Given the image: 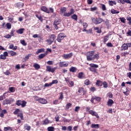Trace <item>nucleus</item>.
I'll use <instances>...</instances> for the list:
<instances>
[{
  "mask_svg": "<svg viewBox=\"0 0 131 131\" xmlns=\"http://www.w3.org/2000/svg\"><path fill=\"white\" fill-rule=\"evenodd\" d=\"M100 58L99 54H95L94 51L88 52L86 53V59L88 61H93V60H98Z\"/></svg>",
  "mask_w": 131,
  "mask_h": 131,
  "instance_id": "nucleus-1",
  "label": "nucleus"
},
{
  "mask_svg": "<svg viewBox=\"0 0 131 131\" xmlns=\"http://www.w3.org/2000/svg\"><path fill=\"white\" fill-rule=\"evenodd\" d=\"M56 38V36L54 34L51 35L49 37V39L46 40L48 45H52Z\"/></svg>",
  "mask_w": 131,
  "mask_h": 131,
  "instance_id": "nucleus-2",
  "label": "nucleus"
},
{
  "mask_svg": "<svg viewBox=\"0 0 131 131\" xmlns=\"http://www.w3.org/2000/svg\"><path fill=\"white\" fill-rule=\"evenodd\" d=\"M35 100L38 101L40 104H47L48 101L44 98H39L37 96L35 97Z\"/></svg>",
  "mask_w": 131,
  "mask_h": 131,
  "instance_id": "nucleus-3",
  "label": "nucleus"
},
{
  "mask_svg": "<svg viewBox=\"0 0 131 131\" xmlns=\"http://www.w3.org/2000/svg\"><path fill=\"white\" fill-rule=\"evenodd\" d=\"M92 22L93 23H95V24L98 25V24H100V23H102L104 20L102 19L101 18H92Z\"/></svg>",
  "mask_w": 131,
  "mask_h": 131,
  "instance_id": "nucleus-4",
  "label": "nucleus"
},
{
  "mask_svg": "<svg viewBox=\"0 0 131 131\" xmlns=\"http://www.w3.org/2000/svg\"><path fill=\"white\" fill-rule=\"evenodd\" d=\"M73 56V54L72 53H70L69 54H64L62 55V58H63L64 60H68V59H70L71 57Z\"/></svg>",
  "mask_w": 131,
  "mask_h": 131,
  "instance_id": "nucleus-5",
  "label": "nucleus"
},
{
  "mask_svg": "<svg viewBox=\"0 0 131 131\" xmlns=\"http://www.w3.org/2000/svg\"><path fill=\"white\" fill-rule=\"evenodd\" d=\"M64 37H65L64 33H61L58 35L57 38V41H58V42H61V40H62Z\"/></svg>",
  "mask_w": 131,
  "mask_h": 131,
  "instance_id": "nucleus-6",
  "label": "nucleus"
},
{
  "mask_svg": "<svg viewBox=\"0 0 131 131\" xmlns=\"http://www.w3.org/2000/svg\"><path fill=\"white\" fill-rule=\"evenodd\" d=\"M70 12H66L63 14L64 17H70L72 14H74V9L73 8L71 9Z\"/></svg>",
  "mask_w": 131,
  "mask_h": 131,
  "instance_id": "nucleus-7",
  "label": "nucleus"
},
{
  "mask_svg": "<svg viewBox=\"0 0 131 131\" xmlns=\"http://www.w3.org/2000/svg\"><path fill=\"white\" fill-rule=\"evenodd\" d=\"M56 69H57V68H51V66H47L46 71H48V72H52V73H54Z\"/></svg>",
  "mask_w": 131,
  "mask_h": 131,
  "instance_id": "nucleus-8",
  "label": "nucleus"
},
{
  "mask_svg": "<svg viewBox=\"0 0 131 131\" xmlns=\"http://www.w3.org/2000/svg\"><path fill=\"white\" fill-rule=\"evenodd\" d=\"M89 113L92 115V116H95L97 118H100V117L99 116V115L98 114V113L93 111L91 110L89 111Z\"/></svg>",
  "mask_w": 131,
  "mask_h": 131,
  "instance_id": "nucleus-9",
  "label": "nucleus"
},
{
  "mask_svg": "<svg viewBox=\"0 0 131 131\" xmlns=\"http://www.w3.org/2000/svg\"><path fill=\"white\" fill-rule=\"evenodd\" d=\"M59 67H67L68 63L66 61H61L58 63Z\"/></svg>",
  "mask_w": 131,
  "mask_h": 131,
  "instance_id": "nucleus-10",
  "label": "nucleus"
},
{
  "mask_svg": "<svg viewBox=\"0 0 131 131\" xmlns=\"http://www.w3.org/2000/svg\"><path fill=\"white\" fill-rule=\"evenodd\" d=\"M60 23H61V20L59 19H56L54 21V26L55 27V29H58V26L59 24H60Z\"/></svg>",
  "mask_w": 131,
  "mask_h": 131,
  "instance_id": "nucleus-11",
  "label": "nucleus"
},
{
  "mask_svg": "<svg viewBox=\"0 0 131 131\" xmlns=\"http://www.w3.org/2000/svg\"><path fill=\"white\" fill-rule=\"evenodd\" d=\"M13 100L14 99H11V100L6 99L3 101V104L6 105L8 104H11V102H12V101H13Z\"/></svg>",
  "mask_w": 131,
  "mask_h": 131,
  "instance_id": "nucleus-12",
  "label": "nucleus"
},
{
  "mask_svg": "<svg viewBox=\"0 0 131 131\" xmlns=\"http://www.w3.org/2000/svg\"><path fill=\"white\" fill-rule=\"evenodd\" d=\"M78 77L80 79H83V78H85V75L83 72L79 73L78 74Z\"/></svg>",
  "mask_w": 131,
  "mask_h": 131,
  "instance_id": "nucleus-13",
  "label": "nucleus"
},
{
  "mask_svg": "<svg viewBox=\"0 0 131 131\" xmlns=\"http://www.w3.org/2000/svg\"><path fill=\"white\" fill-rule=\"evenodd\" d=\"M65 81L67 83H69L70 84V86H73L74 85V82H73V81H70L66 78H65Z\"/></svg>",
  "mask_w": 131,
  "mask_h": 131,
  "instance_id": "nucleus-14",
  "label": "nucleus"
},
{
  "mask_svg": "<svg viewBox=\"0 0 131 131\" xmlns=\"http://www.w3.org/2000/svg\"><path fill=\"white\" fill-rule=\"evenodd\" d=\"M110 38V34H107L105 36H103V42H106L109 40Z\"/></svg>",
  "mask_w": 131,
  "mask_h": 131,
  "instance_id": "nucleus-15",
  "label": "nucleus"
},
{
  "mask_svg": "<svg viewBox=\"0 0 131 131\" xmlns=\"http://www.w3.org/2000/svg\"><path fill=\"white\" fill-rule=\"evenodd\" d=\"M128 46H127V43H124L121 47V51H125V50H128Z\"/></svg>",
  "mask_w": 131,
  "mask_h": 131,
  "instance_id": "nucleus-16",
  "label": "nucleus"
},
{
  "mask_svg": "<svg viewBox=\"0 0 131 131\" xmlns=\"http://www.w3.org/2000/svg\"><path fill=\"white\" fill-rule=\"evenodd\" d=\"M41 11H43V12H45V13H47L48 14L50 13V10L48 9L46 7L42 6L41 8Z\"/></svg>",
  "mask_w": 131,
  "mask_h": 131,
  "instance_id": "nucleus-17",
  "label": "nucleus"
},
{
  "mask_svg": "<svg viewBox=\"0 0 131 131\" xmlns=\"http://www.w3.org/2000/svg\"><path fill=\"white\" fill-rule=\"evenodd\" d=\"M24 30H25V29L24 28L19 29L16 31V33H18V34H23Z\"/></svg>",
  "mask_w": 131,
  "mask_h": 131,
  "instance_id": "nucleus-18",
  "label": "nucleus"
},
{
  "mask_svg": "<svg viewBox=\"0 0 131 131\" xmlns=\"http://www.w3.org/2000/svg\"><path fill=\"white\" fill-rule=\"evenodd\" d=\"M77 70V69L76 67H72L70 68L69 71L70 72H76V71Z\"/></svg>",
  "mask_w": 131,
  "mask_h": 131,
  "instance_id": "nucleus-19",
  "label": "nucleus"
},
{
  "mask_svg": "<svg viewBox=\"0 0 131 131\" xmlns=\"http://www.w3.org/2000/svg\"><path fill=\"white\" fill-rule=\"evenodd\" d=\"M33 67L35 68V69H36V70H37L40 69V66H39V64L36 63H34Z\"/></svg>",
  "mask_w": 131,
  "mask_h": 131,
  "instance_id": "nucleus-20",
  "label": "nucleus"
},
{
  "mask_svg": "<svg viewBox=\"0 0 131 131\" xmlns=\"http://www.w3.org/2000/svg\"><path fill=\"white\" fill-rule=\"evenodd\" d=\"M17 48L18 47L17 46H14V45L13 44L10 45L9 46V49H10V50H13L14 51H16V50H17Z\"/></svg>",
  "mask_w": 131,
  "mask_h": 131,
  "instance_id": "nucleus-21",
  "label": "nucleus"
},
{
  "mask_svg": "<svg viewBox=\"0 0 131 131\" xmlns=\"http://www.w3.org/2000/svg\"><path fill=\"white\" fill-rule=\"evenodd\" d=\"M113 103H114V101H113L112 99H108L107 101V106H110V107H111Z\"/></svg>",
  "mask_w": 131,
  "mask_h": 131,
  "instance_id": "nucleus-22",
  "label": "nucleus"
},
{
  "mask_svg": "<svg viewBox=\"0 0 131 131\" xmlns=\"http://www.w3.org/2000/svg\"><path fill=\"white\" fill-rule=\"evenodd\" d=\"M100 125L98 124H92L91 125V127L92 128H99Z\"/></svg>",
  "mask_w": 131,
  "mask_h": 131,
  "instance_id": "nucleus-23",
  "label": "nucleus"
},
{
  "mask_svg": "<svg viewBox=\"0 0 131 131\" xmlns=\"http://www.w3.org/2000/svg\"><path fill=\"white\" fill-rule=\"evenodd\" d=\"M9 91L10 93H15L16 89L14 87H10L9 88Z\"/></svg>",
  "mask_w": 131,
  "mask_h": 131,
  "instance_id": "nucleus-24",
  "label": "nucleus"
},
{
  "mask_svg": "<svg viewBox=\"0 0 131 131\" xmlns=\"http://www.w3.org/2000/svg\"><path fill=\"white\" fill-rule=\"evenodd\" d=\"M24 128L27 130H30V128H31V127H30V126L28 125L27 124H26L24 125Z\"/></svg>",
  "mask_w": 131,
  "mask_h": 131,
  "instance_id": "nucleus-25",
  "label": "nucleus"
},
{
  "mask_svg": "<svg viewBox=\"0 0 131 131\" xmlns=\"http://www.w3.org/2000/svg\"><path fill=\"white\" fill-rule=\"evenodd\" d=\"M17 117H20L21 120H23L24 119L23 118V113L22 112H20L17 115Z\"/></svg>",
  "mask_w": 131,
  "mask_h": 131,
  "instance_id": "nucleus-26",
  "label": "nucleus"
},
{
  "mask_svg": "<svg viewBox=\"0 0 131 131\" xmlns=\"http://www.w3.org/2000/svg\"><path fill=\"white\" fill-rule=\"evenodd\" d=\"M43 52H45V49L41 48V49H39L38 51H37L36 52V54L38 55V54H39V53H43Z\"/></svg>",
  "mask_w": 131,
  "mask_h": 131,
  "instance_id": "nucleus-27",
  "label": "nucleus"
},
{
  "mask_svg": "<svg viewBox=\"0 0 131 131\" xmlns=\"http://www.w3.org/2000/svg\"><path fill=\"white\" fill-rule=\"evenodd\" d=\"M67 8L66 7H63L60 9V12L62 14H65L66 13Z\"/></svg>",
  "mask_w": 131,
  "mask_h": 131,
  "instance_id": "nucleus-28",
  "label": "nucleus"
},
{
  "mask_svg": "<svg viewBox=\"0 0 131 131\" xmlns=\"http://www.w3.org/2000/svg\"><path fill=\"white\" fill-rule=\"evenodd\" d=\"M24 6L23 3H18L16 4L17 8H23Z\"/></svg>",
  "mask_w": 131,
  "mask_h": 131,
  "instance_id": "nucleus-29",
  "label": "nucleus"
},
{
  "mask_svg": "<svg viewBox=\"0 0 131 131\" xmlns=\"http://www.w3.org/2000/svg\"><path fill=\"white\" fill-rule=\"evenodd\" d=\"M46 55H47V54L46 53L40 54V55H38V58H39V59H42V58H44V57H46Z\"/></svg>",
  "mask_w": 131,
  "mask_h": 131,
  "instance_id": "nucleus-30",
  "label": "nucleus"
},
{
  "mask_svg": "<svg viewBox=\"0 0 131 131\" xmlns=\"http://www.w3.org/2000/svg\"><path fill=\"white\" fill-rule=\"evenodd\" d=\"M4 131H7V130H13V129H12V127L10 126L8 127H5L4 128Z\"/></svg>",
  "mask_w": 131,
  "mask_h": 131,
  "instance_id": "nucleus-31",
  "label": "nucleus"
},
{
  "mask_svg": "<svg viewBox=\"0 0 131 131\" xmlns=\"http://www.w3.org/2000/svg\"><path fill=\"white\" fill-rule=\"evenodd\" d=\"M108 4L110 6H113L114 5H116V2L115 1H110Z\"/></svg>",
  "mask_w": 131,
  "mask_h": 131,
  "instance_id": "nucleus-32",
  "label": "nucleus"
},
{
  "mask_svg": "<svg viewBox=\"0 0 131 131\" xmlns=\"http://www.w3.org/2000/svg\"><path fill=\"white\" fill-rule=\"evenodd\" d=\"M111 12L112 14H119V11H118L117 10H115L114 9H112L111 10Z\"/></svg>",
  "mask_w": 131,
  "mask_h": 131,
  "instance_id": "nucleus-33",
  "label": "nucleus"
},
{
  "mask_svg": "<svg viewBox=\"0 0 131 131\" xmlns=\"http://www.w3.org/2000/svg\"><path fill=\"white\" fill-rule=\"evenodd\" d=\"M102 84L103 82H102V81L97 80L96 82V85H98V86H102Z\"/></svg>",
  "mask_w": 131,
  "mask_h": 131,
  "instance_id": "nucleus-34",
  "label": "nucleus"
},
{
  "mask_svg": "<svg viewBox=\"0 0 131 131\" xmlns=\"http://www.w3.org/2000/svg\"><path fill=\"white\" fill-rule=\"evenodd\" d=\"M90 66L92 68H98V67H99L98 65L95 64L94 63L90 64Z\"/></svg>",
  "mask_w": 131,
  "mask_h": 131,
  "instance_id": "nucleus-35",
  "label": "nucleus"
},
{
  "mask_svg": "<svg viewBox=\"0 0 131 131\" xmlns=\"http://www.w3.org/2000/svg\"><path fill=\"white\" fill-rule=\"evenodd\" d=\"M20 42L21 44L23 45V46H27V43H26L25 40H20Z\"/></svg>",
  "mask_w": 131,
  "mask_h": 131,
  "instance_id": "nucleus-36",
  "label": "nucleus"
},
{
  "mask_svg": "<svg viewBox=\"0 0 131 131\" xmlns=\"http://www.w3.org/2000/svg\"><path fill=\"white\" fill-rule=\"evenodd\" d=\"M9 54L11 55V56H16L17 55V53L13 51H9Z\"/></svg>",
  "mask_w": 131,
  "mask_h": 131,
  "instance_id": "nucleus-37",
  "label": "nucleus"
},
{
  "mask_svg": "<svg viewBox=\"0 0 131 131\" xmlns=\"http://www.w3.org/2000/svg\"><path fill=\"white\" fill-rule=\"evenodd\" d=\"M72 19L75 20V21H77V15L76 14H74L71 16Z\"/></svg>",
  "mask_w": 131,
  "mask_h": 131,
  "instance_id": "nucleus-38",
  "label": "nucleus"
},
{
  "mask_svg": "<svg viewBox=\"0 0 131 131\" xmlns=\"http://www.w3.org/2000/svg\"><path fill=\"white\" fill-rule=\"evenodd\" d=\"M21 112V111H20V110L17 108L13 112V113L16 115L17 114H19V113H20Z\"/></svg>",
  "mask_w": 131,
  "mask_h": 131,
  "instance_id": "nucleus-39",
  "label": "nucleus"
},
{
  "mask_svg": "<svg viewBox=\"0 0 131 131\" xmlns=\"http://www.w3.org/2000/svg\"><path fill=\"white\" fill-rule=\"evenodd\" d=\"M84 84L85 85H89V84H91V81H90V80L86 79L84 81Z\"/></svg>",
  "mask_w": 131,
  "mask_h": 131,
  "instance_id": "nucleus-40",
  "label": "nucleus"
},
{
  "mask_svg": "<svg viewBox=\"0 0 131 131\" xmlns=\"http://www.w3.org/2000/svg\"><path fill=\"white\" fill-rule=\"evenodd\" d=\"M54 129H55V128L53 126H50L48 127V131H54Z\"/></svg>",
  "mask_w": 131,
  "mask_h": 131,
  "instance_id": "nucleus-41",
  "label": "nucleus"
},
{
  "mask_svg": "<svg viewBox=\"0 0 131 131\" xmlns=\"http://www.w3.org/2000/svg\"><path fill=\"white\" fill-rule=\"evenodd\" d=\"M43 123L44 124H49V123H50V121L49 120V119H46L43 121Z\"/></svg>",
  "mask_w": 131,
  "mask_h": 131,
  "instance_id": "nucleus-42",
  "label": "nucleus"
},
{
  "mask_svg": "<svg viewBox=\"0 0 131 131\" xmlns=\"http://www.w3.org/2000/svg\"><path fill=\"white\" fill-rule=\"evenodd\" d=\"M52 85L53 84H52L51 82H50L49 83H45L44 85V86L49 87V86H52Z\"/></svg>",
  "mask_w": 131,
  "mask_h": 131,
  "instance_id": "nucleus-43",
  "label": "nucleus"
},
{
  "mask_svg": "<svg viewBox=\"0 0 131 131\" xmlns=\"http://www.w3.org/2000/svg\"><path fill=\"white\" fill-rule=\"evenodd\" d=\"M21 102L22 101H21V100H17V101H16V104L17 106H21Z\"/></svg>",
  "mask_w": 131,
  "mask_h": 131,
  "instance_id": "nucleus-44",
  "label": "nucleus"
},
{
  "mask_svg": "<svg viewBox=\"0 0 131 131\" xmlns=\"http://www.w3.org/2000/svg\"><path fill=\"white\" fill-rule=\"evenodd\" d=\"M6 27L8 28V29H11L12 28V25L8 23L6 24Z\"/></svg>",
  "mask_w": 131,
  "mask_h": 131,
  "instance_id": "nucleus-45",
  "label": "nucleus"
},
{
  "mask_svg": "<svg viewBox=\"0 0 131 131\" xmlns=\"http://www.w3.org/2000/svg\"><path fill=\"white\" fill-rule=\"evenodd\" d=\"M36 18H38V19L39 20H40V21H41V22H42V17H41V16L40 15H38L36 14Z\"/></svg>",
  "mask_w": 131,
  "mask_h": 131,
  "instance_id": "nucleus-46",
  "label": "nucleus"
},
{
  "mask_svg": "<svg viewBox=\"0 0 131 131\" xmlns=\"http://www.w3.org/2000/svg\"><path fill=\"white\" fill-rule=\"evenodd\" d=\"M89 70H90V71H92L93 72H97V70L95 69V68H90Z\"/></svg>",
  "mask_w": 131,
  "mask_h": 131,
  "instance_id": "nucleus-47",
  "label": "nucleus"
},
{
  "mask_svg": "<svg viewBox=\"0 0 131 131\" xmlns=\"http://www.w3.org/2000/svg\"><path fill=\"white\" fill-rule=\"evenodd\" d=\"M21 107H24L25 106H26V101H23L22 103L20 104Z\"/></svg>",
  "mask_w": 131,
  "mask_h": 131,
  "instance_id": "nucleus-48",
  "label": "nucleus"
},
{
  "mask_svg": "<svg viewBox=\"0 0 131 131\" xmlns=\"http://www.w3.org/2000/svg\"><path fill=\"white\" fill-rule=\"evenodd\" d=\"M30 57V54H28L27 56L25 57L24 58L25 61H27L29 59V57Z\"/></svg>",
  "mask_w": 131,
  "mask_h": 131,
  "instance_id": "nucleus-49",
  "label": "nucleus"
},
{
  "mask_svg": "<svg viewBox=\"0 0 131 131\" xmlns=\"http://www.w3.org/2000/svg\"><path fill=\"white\" fill-rule=\"evenodd\" d=\"M0 58L1 59H2V60H6V59H7V57L4 56V54H2L0 56Z\"/></svg>",
  "mask_w": 131,
  "mask_h": 131,
  "instance_id": "nucleus-50",
  "label": "nucleus"
},
{
  "mask_svg": "<svg viewBox=\"0 0 131 131\" xmlns=\"http://www.w3.org/2000/svg\"><path fill=\"white\" fill-rule=\"evenodd\" d=\"M103 88H104V89L108 88V84L105 81L103 82Z\"/></svg>",
  "mask_w": 131,
  "mask_h": 131,
  "instance_id": "nucleus-51",
  "label": "nucleus"
},
{
  "mask_svg": "<svg viewBox=\"0 0 131 131\" xmlns=\"http://www.w3.org/2000/svg\"><path fill=\"white\" fill-rule=\"evenodd\" d=\"M4 37L5 38H11V37H12V36L10 34H7V35H6L5 36H4Z\"/></svg>",
  "mask_w": 131,
  "mask_h": 131,
  "instance_id": "nucleus-52",
  "label": "nucleus"
},
{
  "mask_svg": "<svg viewBox=\"0 0 131 131\" xmlns=\"http://www.w3.org/2000/svg\"><path fill=\"white\" fill-rule=\"evenodd\" d=\"M93 31V30L92 29H90L89 30H87L86 31V33H88V34H90L91 33H92Z\"/></svg>",
  "mask_w": 131,
  "mask_h": 131,
  "instance_id": "nucleus-53",
  "label": "nucleus"
},
{
  "mask_svg": "<svg viewBox=\"0 0 131 131\" xmlns=\"http://www.w3.org/2000/svg\"><path fill=\"white\" fill-rule=\"evenodd\" d=\"M72 105V104H71V103H68L66 105L67 109H69V108H71Z\"/></svg>",
  "mask_w": 131,
  "mask_h": 131,
  "instance_id": "nucleus-54",
  "label": "nucleus"
},
{
  "mask_svg": "<svg viewBox=\"0 0 131 131\" xmlns=\"http://www.w3.org/2000/svg\"><path fill=\"white\" fill-rule=\"evenodd\" d=\"M102 9L103 10V11H106V6H105V5L104 4H102Z\"/></svg>",
  "mask_w": 131,
  "mask_h": 131,
  "instance_id": "nucleus-55",
  "label": "nucleus"
},
{
  "mask_svg": "<svg viewBox=\"0 0 131 131\" xmlns=\"http://www.w3.org/2000/svg\"><path fill=\"white\" fill-rule=\"evenodd\" d=\"M107 47H110V48H112L113 47V45H112V43L111 42H108L106 44Z\"/></svg>",
  "mask_w": 131,
  "mask_h": 131,
  "instance_id": "nucleus-56",
  "label": "nucleus"
},
{
  "mask_svg": "<svg viewBox=\"0 0 131 131\" xmlns=\"http://www.w3.org/2000/svg\"><path fill=\"white\" fill-rule=\"evenodd\" d=\"M120 20L122 22V23H125V19L124 18V17H120Z\"/></svg>",
  "mask_w": 131,
  "mask_h": 131,
  "instance_id": "nucleus-57",
  "label": "nucleus"
},
{
  "mask_svg": "<svg viewBox=\"0 0 131 131\" xmlns=\"http://www.w3.org/2000/svg\"><path fill=\"white\" fill-rule=\"evenodd\" d=\"M79 109H80V107L76 106L75 108V112H78V111H79Z\"/></svg>",
  "mask_w": 131,
  "mask_h": 131,
  "instance_id": "nucleus-58",
  "label": "nucleus"
},
{
  "mask_svg": "<svg viewBox=\"0 0 131 131\" xmlns=\"http://www.w3.org/2000/svg\"><path fill=\"white\" fill-rule=\"evenodd\" d=\"M60 97L59 98V100H61V101H62V100H63V93H60Z\"/></svg>",
  "mask_w": 131,
  "mask_h": 131,
  "instance_id": "nucleus-59",
  "label": "nucleus"
},
{
  "mask_svg": "<svg viewBox=\"0 0 131 131\" xmlns=\"http://www.w3.org/2000/svg\"><path fill=\"white\" fill-rule=\"evenodd\" d=\"M52 84H55L56 83H58V80H53L51 82Z\"/></svg>",
  "mask_w": 131,
  "mask_h": 131,
  "instance_id": "nucleus-60",
  "label": "nucleus"
},
{
  "mask_svg": "<svg viewBox=\"0 0 131 131\" xmlns=\"http://www.w3.org/2000/svg\"><path fill=\"white\" fill-rule=\"evenodd\" d=\"M83 26L84 29L88 27V24L86 23H83Z\"/></svg>",
  "mask_w": 131,
  "mask_h": 131,
  "instance_id": "nucleus-61",
  "label": "nucleus"
},
{
  "mask_svg": "<svg viewBox=\"0 0 131 131\" xmlns=\"http://www.w3.org/2000/svg\"><path fill=\"white\" fill-rule=\"evenodd\" d=\"M124 3H126L127 4H130L131 5L130 1L129 0H123Z\"/></svg>",
  "mask_w": 131,
  "mask_h": 131,
  "instance_id": "nucleus-62",
  "label": "nucleus"
},
{
  "mask_svg": "<svg viewBox=\"0 0 131 131\" xmlns=\"http://www.w3.org/2000/svg\"><path fill=\"white\" fill-rule=\"evenodd\" d=\"M95 99V100H96V101H97L98 102H100V101H101V97H95L94 98Z\"/></svg>",
  "mask_w": 131,
  "mask_h": 131,
  "instance_id": "nucleus-63",
  "label": "nucleus"
},
{
  "mask_svg": "<svg viewBox=\"0 0 131 131\" xmlns=\"http://www.w3.org/2000/svg\"><path fill=\"white\" fill-rule=\"evenodd\" d=\"M49 11L50 13H54V9H53L52 8H49Z\"/></svg>",
  "mask_w": 131,
  "mask_h": 131,
  "instance_id": "nucleus-64",
  "label": "nucleus"
}]
</instances>
